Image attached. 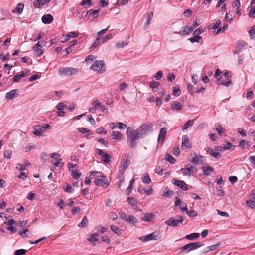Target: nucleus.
Listing matches in <instances>:
<instances>
[{
	"label": "nucleus",
	"instance_id": "52",
	"mask_svg": "<svg viewBox=\"0 0 255 255\" xmlns=\"http://www.w3.org/2000/svg\"><path fill=\"white\" fill-rule=\"evenodd\" d=\"M99 235L98 233H95L92 234L91 237L88 239L89 241L94 243V242L98 241V239L96 237Z\"/></svg>",
	"mask_w": 255,
	"mask_h": 255
},
{
	"label": "nucleus",
	"instance_id": "64",
	"mask_svg": "<svg viewBox=\"0 0 255 255\" xmlns=\"http://www.w3.org/2000/svg\"><path fill=\"white\" fill-rule=\"evenodd\" d=\"M16 168L17 170H20L21 171H24L26 170V168L25 167V166H24L20 163L16 164Z\"/></svg>",
	"mask_w": 255,
	"mask_h": 255
},
{
	"label": "nucleus",
	"instance_id": "61",
	"mask_svg": "<svg viewBox=\"0 0 255 255\" xmlns=\"http://www.w3.org/2000/svg\"><path fill=\"white\" fill-rule=\"evenodd\" d=\"M22 78H23V77L21 74H17L12 78V82H18Z\"/></svg>",
	"mask_w": 255,
	"mask_h": 255
},
{
	"label": "nucleus",
	"instance_id": "8",
	"mask_svg": "<svg viewBox=\"0 0 255 255\" xmlns=\"http://www.w3.org/2000/svg\"><path fill=\"white\" fill-rule=\"evenodd\" d=\"M183 174L185 176L190 175L192 173L197 172L196 168L191 165L188 164L184 168L181 169Z\"/></svg>",
	"mask_w": 255,
	"mask_h": 255
},
{
	"label": "nucleus",
	"instance_id": "4",
	"mask_svg": "<svg viewBox=\"0 0 255 255\" xmlns=\"http://www.w3.org/2000/svg\"><path fill=\"white\" fill-rule=\"evenodd\" d=\"M79 72V69L72 67H62L59 68L58 74L60 76H72Z\"/></svg>",
	"mask_w": 255,
	"mask_h": 255
},
{
	"label": "nucleus",
	"instance_id": "12",
	"mask_svg": "<svg viewBox=\"0 0 255 255\" xmlns=\"http://www.w3.org/2000/svg\"><path fill=\"white\" fill-rule=\"evenodd\" d=\"M97 154L102 156V160L105 163L109 164L111 162V156L109 154L106 153L100 149H97Z\"/></svg>",
	"mask_w": 255,
	"mask_h": 255
},
{
	"label": "nucleus",
	"instance_id": "5",
	"mask_svg": "<svg viewBox=\"0 0 255 255\" xmlns=\"http://www.w3.org/2000/svg\"><path fill=\"white\" fill-rule=\"evenodd\" d=\"M159 238H160V232L159 231H156L152 233L140 237L139 240L141 242H147L151 240H157Z\"/></svg>",
	"mask_w": 255,
	"mask_h": 255
},
{
	"label": "nucleus",
	"instance_id": "47",
	"mask_svg": "<svg viewBox=\"0 0 255 255\" xmlns=\"http://www.w3.org/2000/svg\"><path fill=\"white\" fill-rule=\"evenodd\" d=\"M235 146H233L230 142H227L224 146V149L225 150H234Z\"/></svg>",
	"mask_w": 255,
	"mask_h": 255
},
{
	"label": "nucleus",
	"instance_id": "53",
	"mask_svg": "<svg viewBox=\"0 0 255 255\" xmlns=\"http://www.w3.org/2000/svg\"><path fill=\"white\" fill-rule=\"evenodd\" d=\"M26 253V250L25 249H18L15 251V255H24Z\"/></svg>",
	"mask_w": 255,
	"mask_h": 255
},
{
	"label": "nucleus",
	"instance_id": "58",
	"mask_svg": "<svg viewBox=\"0 0 255 255\" xmlns=\"http://www.w3.org/2000/svg\"><path fill=\"white\" fill-rule=\"evenodd\" d=\"M232 84V81L229 78H227L226 81H223L221 82V84L226 87H228Z\"/></svg>",
	"mask_w": 255,
	"mask_h": 255
},
{
	"label": "nucleus",
	"instance_id": "55",
	"mask_svg": "<svg viewBox=\"0 0 255 255\" xmlns=\"http://www.w3.org/2000/svg\"><path fill=\"white\" fill-rule=\"evenodd\" d=\"M204 30H205V28L200 27L199 28L196 29L194 31L193 35H199L201 34V33H202L204 32Z\"/></svg>",
	"mask_w": 255,
	"mask_h": 255
},
{
	"label": "nucleus",
	"instance_id": "9",
	"mask_svg": "<svg viewBox=\"0 0 255 255\" xmlns=\"http://www.w3.org/2000/svg\"><path fill=\"white\" fill-rule=\"evenodd\" d=\"M190 156L192 157V158L189 160V161L192 163L194 165H197L202 164L203 162V156L201 155H197L196 153H191Z\"/></svg>",
	"mask_w": 255,
	"mask_h": 255
},
{
	"label": "nucleus",
	"instance_id": "27",
	"mask_svg": "<svg viewBox=\"0 0 255 255\" xmlns=\"http://www.w3.org/2000/svg\"><path fill=\"white\" fill-rule=\"evenodd\" d=\"M171 109L172 110H176L178 111H181L182 109L183 105L178 102H175L173 103L171 105Z\"/></svg>",
	"mask_w": 255,
	"mask_h": 255
},
{
	"label": "nucleus",
	"instance_id": "11",
	"mask_svg": "<svg viewBox=\"0 0 255 255\" xmlns=\"http://www.w3.org/2000/svg\"><path fill=\"white\" fill-rule=\"evenodd\" d=\"M67 166L69 168V170L72 173V177L74 179H78L81 175L80 172L78 171L77 169H71V168H75L76 165H74L72 163H68L67 164Z\"/></svg>",
	"mask_w": 255,
	"mask_h": 255
},
{
	"label": "nucleus",
	"instance_id": "20",
	"mask_svg": "<svg viewBox=\"0 0 255 255\" xmlns=\"http://www.w3.org/2000/svg\"><path fill=\"white\" fill-rule=\"evenodd\" d=\"M155 218V215L151 213L144 214L141 217L142 220L147 222H151Z\"/></svg>",
	"mask_w": 255,
	"mask_h": 255
},
{
	"label": "nucleus",
	"instance_id": "60",
	"mask_svg": "<svg viewBox=\"0 0 255 255\" xmlns=\"http://www.w3.org/2000/svg\"><path fill=\"white\" fill-rule=\"evenodd\" d=\"M112 37V34H108V35L101 38L102 43H104V42H106L108 39L111 38Z\"/></svg>",
	"mask_w": 255,
	"mask_h": 255
},
{
	"label": "nucleus",
	"instance_id": "21",
	"mask_svg": "<svg viewBox=\"0 0 255 255\" xmlns=\"http://www.w3.org/2000/svg\"><path fill=\"white\" fill-rule=\"evenodd\" d=\"M206 150L208 152L211 156L215 158L216 159L220 158L221 156L220 153L219 152H216L215 150H213L210 147H207Z\"/></svg>",
	"mask_w": 255,
	"mask_h": 255
},
{
	"label": "nucleus",
	"instance_id": "23",
	"mask_svg": "<svg viewBox=\"0 0 255 255\" xmlns=\"http://www.w3.org/2000/svg\"><path fill=\"white\" fill-rule=\"evenodd\" d=\"M99 12V9H90L87 11L86 13L85 16H92L94 19H97L98 16V13Z\"/></svg>",
	"mask_w": 255,
	"mask_h": 255
},
{
	"label": "nucleus",
	"instance_id": "43",
	"mask_svg": "<svg viewBox=\"0 0 255 255\" xmlns=\"http://www.w3.org/2000/svg\"><path fill=\"white\" fill-rule=\"evenodd\" d=\"M142 181L144 183L149 184L151 182L150 178L148 173H146L142 178Z\"/></svg>",
	"mask_w": 255,
	"mask_h": 255
},
{
	"label": "nucleus",
	"instance_id": "33",
	"mask_svg": "<svg viewBox=\"0 0 255 255\" xmlns=\"http://www.w3.org/2000/svg\"><path fill=\"white\" fill-rule=\"evenodd\" d=\"M111 135L113 139H121L122 137V134L117 131H113Z\"/></svg>",
	"mask_w": 255,
	"mask_h": 255
},
{
	"label": "nucleus",
	"instance_id": "62",
	"mask_svg": "<svg viewBox=\"0 0 255 255\" xmlns=\"http://www.w3.org/2000/svg\"><path fill=\"white\" fill-rule=\"evenodd\" d=\"M30 233L29 230L28 229H24L22 231H19L18 234L23 237H24L26 236V234H29Z\"/></svg>",
	"mask_w": 255,
	"mask_h": 255
},
{
	"label": "nucleus",
	"instance_id": "44",
	"mask_svg": "<svg viewBox=\"0 0 255 255\" xmlns=\"http://www.w3.org/2000/svg\"><path fill=\"white\" fill-rule=\"evenodd\" d=\"M101 41L100 37L97 38L94 42L92 44L90 49L92 50L96 48L100 44Z\"/></svg>",
	"mask_w": 255,
	"mask_h": 255
},
{
	"label": "nucleus",
	"instance_id": "25",
	"mask_svg": "<svg viewBox=\"0 0 255 255\" xmlns=\"http://www.w3.org/2000/svg\"><path fill=\"white\" fill-rule=\"evenodd\" d=\"M65 36V39L61 41V42L64 43L68 41L70 39V38H76L78 36V33L75 32H70L67 34H66L65 35H64Z\"/></svg>",
	"mask_w": 255,
	"mask_h": 255
},
{
	"label": "nucleus",
	"instance_id": "36",
	"mask_svg": "<svg viewBox=\"0 0 255 255\" xmlns=\"http://www.w3.org/2000/svg\"><path fill=\"white\" fill-rule=\"evenodd\" d=\"M193 30V28L192 26H185L183 28L182 35L188 34L191 33Z\"/></svg>",
	"mask_w": 255,
	"mask_h": 255
},
{
	"label": "nucleus",
	"instance_id": "51",
	"mask_svg": "<svg viewBox=\"0 0 255 255\" xmlns=\"http://www.w3.org/2000/svg\"><path fill=\"white\" fill-rule=\"evenodd\" d=\"M12 152L11 150H5L3 153V156L4 158L7 159H10L11 158Z\"/></svg>",
	"mask_w": 255,
	"mask_h": 255
},
{
	"label": "nucleus",
	"instance_id": "45",
	"mask_svg": "<svg viewBox=\"0 0 255 255\" xmlns=\"http://www.w3.org/2000/svg\"><path fill=\"white\" fill-rule=\"evenodd\" d=\"M109 27H110V26H107V27L106 28L100 30L97 33L94 34L93 35L94 37H97L98 36H101V35L104 34L107 31V30L109 29Z\"/></svg>",
	"mask_w": 255,
	"mask_h": 255
},
{
	"label": "nucleus",
	"instance_id": "24",
	"mask_svg": "<svg viewBox=\"0 0 255 255\" xmlns=\"http://www.w3.org/2000/svg\"><path fill=\"white\" fill-rule=\"evenodd\" d=\"M53 20V17L50 14H46L42 16V21L44 24H50Z\"/></svg>",
	"mask_w": 255,
	"mask_h": 255
},
{
	"label": "nucleus",
	"instance_id": "30",
	"mask_svg": "<svg viewBox=\"0 0 255 255\" xmlns=\"http://www.w3.org/2000/svg\"><path fill=\"white\" fill-rule=\"evenodd\" d=\"M88 223V220L86 216H84L81 222H80L78 225L79 228H85Z\"/></svg>",
	"mask_w": 255,
	"mask_h": 255
},
{
	"label": "nucleus",
	"instance_id": "18",
	"mask_svg": "<svg viewBox=\"0 0 255 255\" xmlns=\"http://www.w3.org/2000/svg\"><path fill=\"white\" fill-rule=\"evenodd\" d=\"M33 134L37 136H42L43 135V132L44 130L43 129L41 125H38L34 126Z\"/></svg>",
	"mask_w": 255,
	"mask_h": 255
},
{
	"label": "nucleus",
	"instance_id": "40",
	"mask_svg": "<svg viewBox=\"0 0 255 255\" xmlns=\"http://www.w3.org/2000/svg\"><path fill=\"white\" fill-rule=\"evenodd\" d=\"M202 39V37L199 35H194V36L189 39V40L191 43L199 42V41Z\"/></svg>",
	"mask_w": 255,
	"mask_h": 255
},
{
	"label": "nucleus",
	"instance_id": "49",
	"mask_svg": "<svg viewBox=\"0 0 255 255\" xmlns=\"http://www.w3.org/2000/svg\"><path fill=\"white\" fill-rule=\"evenodd\" d=\"M222 74V72L220 71L219 69H217L215 73V77L218 79V80L216 81V83L217 84L219 83V82L221 78V77H220L221 74Z\"/></svg>",
	"mask_w": 255,
	"mask_h": 255
},
{
	"label": "nucleus",
	"instance_id": "19",
	"mask_svg": "<svg viewBox=\"0 0 255 255\" xmlns=\"http://www.w3.org/2000/svg\"><path fill=\"white\" fill-rule=\"evenodd\" d=\"M19 92L18 89H13L7 92L5 95V99L7 100L13 99L16 97Z\"/></svg>",
	"mask_w": 255,
	"mask_h": 255
},
{
	"label": "nucleus",
	"instance_id": "46",
	"mask_svg": "<svg viewBox=\"0 0 255 255\" xmlns=\"http://www.w3.org/2000/svg\"><path fill=\"white\" fill-rule=\"evenodd\" d=\"M248 15L250 18H254L255 17V6H253L251 7Z\"/></svg>",
	"mask_w": 255,
	"mask_h": 255
},
{
	"label": "nucleus",
	"instance_id": "15",
	"mask_svg": "<svg viewBox=\"0 0 255 255\" xmlns=\"http://www.w3.org/2000/svg\"><path fill=\"white\" fill-rule=\"evenodd\" d=\"M49 156L56 161V162L55 163H54V165L55 166L59 167L60 166L61 164H62V165H63V163H61V162L62 161V159L60 158V154H59L57 153H50L49 154Z\"/></svg>",
	"mask_w": 255,
	"mask_h": 255
},
{
	"label": "nucleus",
	"instance_id": "48",
	"mask_svg": "<svg viewBox=\"0 0 255 255\" xmlns=\"http://www.w3.org/2000/svg\"><path fill=\"white\" fill-rule=\"evenodd\" d=\"M92 1L90 0H83L80 3V5L81 6H87V7H90L92 6Z\"/></svg>",
	"mask_w": 255,
	"mask_h": 255
},
{
	"label": "nucleus",
	"instance_id": "6",
	"mask_svg": "<svg viewBox=\"0 0 255 255\" xmlns=\"http://www.w3.org/2000/svg\"><path fill=\"white\" fill-rule=\"evenodd\" d=\"M202 246V245L200 244L199 242H192L180 247L179 250L180 252L186 251V253H188L189 252L196 249Z\"/></svg>",
	"mask_w": 255,
	"mask_h": 255
},
{
	"label": "nucleus",
	"instance_id": "16",
	"mask_svg": "<svg viewBox=\"0 0 255 255\" xmlns=\"http://www.w3.org/2000/svg\"><path fill=\"white\" fill-rule=\"evenodd\" d=\"M94 183L96 185H102L103 187H106L108 185V180L105 176H102L101 178L95 180Z\"/></svg>",
	"mask_w": 255,
	"mask_h": 255
},
{
	"label": "nucleus",
	"instance_id": "63",
	"mask_svg": "<svg viewBox=\"0 0 255 255\" xmlns=\"http://www.w3.org/2000/svg\"><path fill=\"white\" fill-rule=\"evenodd\" d=\"M160 85V83L158 82L153 81L150 83V87L154 89L155 88L158 87Z\"/></svg>",
	"mask_w": 255,
	"mask_h": 255
},
{
	"label": "nucleus",
	"instance_id": "26",
	"mask_svg": "<svg viewBox=\"0 0 255 255\" xmlns=\"http://www.w3.org/2000/svg\"><path fill=\"white\" fill-rule=\"evenodd\" d=\"M202 170L203 171V174L206 176L209 175L211 172H212L214 171V168L210 166H203L202 167Z\"/></svg>",
	"mask_w": 255,
	"mask_h": 255
},
{
	"label": "nucleus",
	"instance_id": "17",
	"mask_svg": "<svg viewBox=\"0 0 255 255\" xmlns=\"http://www.w3.org/2000/svg\"><path fill=\"white\" fill-rule=\"evenodd\" d=\"M167 128H162L160 129L158 137V142L159 143H162L163 142L167 134Z\"/></svg>",
	"mask_w": 255,
	"mask_h": 255
},
{
	"label": "nucleus",
	"instance_id": "57",
	"mask_svg": "<svg viewBox=\"0 0 255 255\" xmlns=\"http://www.w3.org/2000/svg\"><path fill=\"white\" fill-rule=\"evenodd\" d=\"M232 5L233 8L239 9L241 6L240 2L239 0H236L233 2Z\"/></svg>",
	"mask_w": 255,
	"mask_h": 255
},
{
	"label": "nucleus",
	"instance_id": "41",
	"mask_svg": "<svg viewBox=\"0 0 255 255\" xmlns=\"http://www.w3.org/2000/svg\"><path fill=\"white\" fill-rule=\"evenodd\" d=\"M128 202L131 204L133 207L136 206L137 201L134 197H130L127 198Z\"/></svg>",
	"mask_w": 255,
	"mask_h": 255
},
{
	"label": "nucleus",
	"instance_id": "38",
	"mask_svg": "<svg viewBox=\"0 0 255 255\" xmlns=\"http://www.w3.org/2000/svg\"><path fill=\"white\" fill-rule=\"evenodd\" d=\"M248 33L251 39L255 38V25H253L248 31Z\"/></svg>",
	"mask_w": 255,
	"mask_h": 255
},
{
	"label": "nucleus",
	"instance_id": "22",
	"mask_svg": "<svg viewBox=\"0 0 255 255\" xmlns=\"http://www.w3.org/2000/svg\"><path fill=\"white\" fill-rule=\"evenodd\" d=\"M51 0H35L34 5L35 7L40 8L46 3H49Z\"/></svg>",
	"mask_w": 255,
	"mask_h": 255
},
{
	"label": "nucleus",
	"instance_id": "39",
	"mask_svg": "<svg viewBox=\"0 0 255 255\" xmlns=\"http://www.w3.org/2000/svg\"><path fill=\"white\" fill-rule=\"evenodd\" d=\"M110 228L113 232L118 235H120L122 234V230L114 225H111Z\"/></svg>",
	"mask_w": 255,
	"mask_h": 255
},
{
	"label": "nucleus",
	"instance_id": "50",
	"mask_svg": "<svg viewBox=\"0 0 255 255\" xmlns=\"http://www.w3.org/2000/svg\"><path fill=\"white\" fill-rule=\"evenodd\" d=\"M33 49L37 56H40L43 53V50L37 47H33Z\"/></svg>",
	"mask_w": 255,
	"mask_h": 255
},
{
	"label": "nucleus",
	"instance_id": "28",
	"mask_svg": "<svg viewBox=\"0 0 255 255\" xmlns=\"http://www.w3.org/2000/svg\"><path fill=\"white\" fill-rule=\"evenodd\" d=\"M246 45V44L244 42H238L237 44V45L236 46L235 49L234 50V54H238L240 53L243 48Z\"/></svg>",
	"mask_w": 255,
	"mask_h": 255
},
{
	"label": "nucleus",
	"instance_id": "7",
	"mask_svg": "<svg viewBox=\"0 0 255 255\" xmlns=\"http://www.w3.org/2000/svg\"><path fill=\"white\" fill-rule=\"evenodd\" d=\"M177 219H174L171 217L165 221V223L171 227H177L180 224H182L184 220V218L181 216H177Z\"/></svg>",
	"mask_w": 255,
	"mask_h": 255
},
{
	"label": "nucleus",
	"instance_id": "29",
	"mask_svg": "<svg viewBox=\"0 0 255 255\" xmlns=\"http://www.w3.org/2000/svg\"><path fill=\"white\" fill-rule=\"evenodd\" d=\"M24 6V4L19 3L17 5V7L12 11V12L21 14L23 12Z\"/></svg>",
	"mask_w": 255,
	"mask_h": 255
},
{
	"label": "nucleus",
	"instance_id": "10",
	"mask_svg": "<svg viewBox=\"0 0 255 255\" xmlns=\"http://www.w3.org/2000/svg\"><path fill=\"white\" fill-rule=\"evenodd\" d=\"M183 150L189 149L192 148L191 143L189 140V138L187 135H183L182 139V145L181 147Z\"/></svg>",
	"mask_w": 255,
	"mask_h": 255
},
{
	"label": "nucleus",
	"instance_id": "32",
	"mask_svg": "<svg viewBox=\"0 0 255 255\" xmlns=\"http://www.w3.org/2000/svg\"><path fill=\"white\" fill-rule=\"evenodd\" d=\"M126 221L133 225H136L137 223V219L132 215H128Z\"/></svg>",
	"mask_w": 255,
	"mask_h": 255
},
{
	"label": "nucleus",
	"instance_id": "13",
	"mask_svg": "<svg viewBox=\"0 0 255 255\" xmlns=\"http://www.w3.org/2000/svg\"><path fill=\"white\" fill-rule=\"evenodd\" d=\"M172 183L180 188L183 191H187L188 189V185L183 181L174 179Z\"/></svg>",
	"mask_w": 255,
	"mask_h": 255
},
{
	"label": "nucleus",
	"instance_id": "2",
	"mask_svg": "<svg viewBox=\"0 0 255 255\" xmlns=\"http://www.w3.org/2000/svg\"><path fill=\"white\" fill-rule=\"evenodd\" d=\"M153 124L150 122H147L141 125L137 129V132L142 138L148 133L152 131Z\"/></svg>",
	"mask_w": 255,
	"mask_h": 255
},
{
	"label": "nucleus",
	"instance_id": "42",
	"mask_svg": "<svg viewBox=\"0 0 255 255\" xmlns=\"http://www.w3.org/2000/svg\"><path fill=\"white\" fill-rule=\"evenodd\" d=\"M165 159L172 164H174L176 162L175 159L169 154H167L165 155Z\"/></svg>",
	"mask_w": 255,
	"mask_h": 255
},
{
	"label": "nucleus",
	"instance_id": "56",
	"mask_svg": "<svg viewBox=\"0 0 255 255\" xmlns=\"http://www.w3.org/2000/svg\"><path fill=\"white\" fill-rule=\"evenodd\" d=\"M134 181H135V180L134 179H132L130 181V183L128 188V191L127 193V195H129V194L131 193L132 188V186H133V184L134 183Z\"/></svg>",
	"mask_w": 255,
	"mask_h": 255
},
{
	"label": "nucleus",
	"instance_id": "14",
	"mask_svg": "<svg viewBox=\"0 0 255 255\" xmlns=\"http://www.w3.org/2000/svg\"><path fill=\"white\" fill-rule=\"evenodd\" d=\"M130 155L128 153H125L121 162V166L125 168H128L130 164Z\"/></svg>",
	"mask_w": 255,
	"mask_h": 255
},
{
	"label": "nucleus",
	"instance_id": "3",
	"mask_svg": "<svg viewBox=\"0 0 255 255\" xmlns=\"http://www.w3.org/2000/svg\"><path fill=\"white\" fill-rule=\"evenodd\" d=\"M91 69L99 73H103L107 70V66L103 60H96L91 66Z\"/></svg>",
	"mask_w": 255,
	"mask_h": 255
},
{
	"label": "nucleus",
	"instance_id": "54",
	"mask_svg": "<svg viewBox=\"0 0 255 255\" xmlns=\"http://www.w3.org/2000/svg\"><path fill=\"white\" fill-rule=\"evenodd\" d=\"M187 214L190 217H195L198 215V213L195 210H190L187 211Z\"/></svg>",
	"mask_w": 255,
	"mask_h": 255
},
{
	"label": "nucleus",
	"instance_id": "37",
	"mask_svg": "<svg viewBox=\"0 0 255 255\" xmlns=\"http://www.w3.org/2000/svg\"><path fill=\"white\" fill-rule=\"evenodd\" d=\"M221 243L219 242L215 245L210 246L206 248L204 252H208L210 251L214 250L215 249H217L218 247H219Z\"/></svg>",
	"mask_w": 255,
	"mask_h": 255
},
{
	"label": "nucleus",
	"instance_id": "34",
	"mask_svg": "<svg viewBox=\"0 0 255 255\" xmlns=\"http://www.w3.org/2000/svg\"><path fill=\"white\" fill-rule=\"evenodd\" d=\"M153 12H151L148 13L147 14V19L146 22L144 25L145 29H147L148 25H149V24L151 21V19L153 18Z\"/></svg>",
	"mask_w": 255,
	"mask_h": 255
},
{
	"label": "nucleus",
	"instance_id": "1",
	"mask_svg": "<svg viewBox=\"0 0 255 255\" xmlns=\"http://www.w3.org/2000/svg\"><path fill=\"white\" fill-rule=\"evenodd\" d=\"M137 129L135 130L132 127H128L127 129V143L130 148H134L137 145L136 140L141 138L138 134Z\"/></svg>",
	"mask_w": 255,
	"mask_h": 255
},
{
	"label": "nucleus",
	"instance_id": "31",
	"mask_svg": "<svg viewBox=\"0 0 255 255\" xmlns=\"http://www.w3.org/2000/svg\"><path fill=\"white\" fill-rule=\"evenodd\" d=\"M199 233H194L186 235L185 238L187 240H193L199 238Z\"/></svg>",
	"mask_w": 255,
	"mask_h": 255
},
{
	"label": "nucleus",
	"instance_id": "59",
	"mask_svg": "<svg viewBox=\"0 0 255 255\" xmlns=\"http://www.w3.org/2000/svg\"><path fill=\"white\" fill-rule=\"evenodd\" d=\"M66 107L65 104L62 102L59 103L56 106V108L59 110H63Z\"/></svg>",
	"mask_w": 255,
	"mask_h": 255
},
{
	"label": "nucleus",
	"instance_id": "35",
	"mask_svg": "<svg viewBox=\"0 0 255 255\" xmlns=\"http://www.w3.org/2000/svg\"><path fill=\"white\" fill-rule=\"evenodd\" d=\"M193 124L194 120H188L184 124L183 127H182V130H184L187 129L189 127L192 126Z\"/></svg>",
	"mask_w": 255,
	"mask_h": 255
}]
</instances>
